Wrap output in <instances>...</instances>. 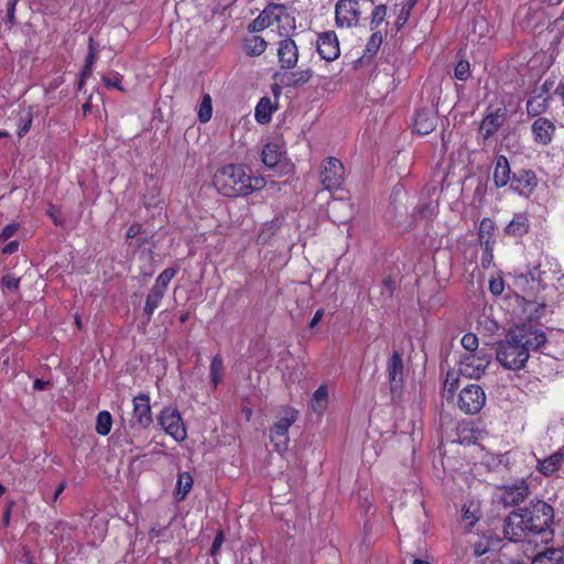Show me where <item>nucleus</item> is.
Returning <instances> with one entry per match:
<instances>
[{"instance_id":"f257e3e1","label":"nucleus","mask_w":564,"mask_h":564,"mask_svg":"<svg viewBox=\"0 0 564 564\" xmlns=\"http://www.w3.org/2000/svg\"><path fill=\"white\" fill-rule=\"evenodd\" d=\"M546 341L544 332L533 328L512 329L498 346L497 360L510 370L521 369L529 359L530 349H539Z\"/></svg>"},{"instance_id":"f03ea898","label":"nucleus","mask_w":564,"mask_h":564,"mask_svg":"<svg viewBox=\"0 0 564 564\" xmlns=\"http://www.w3.org/2000/svg\"><path fill=\"white\" fill-rule=\"evenodd\" d=\"M214 184L220 194L235 197L261 189L265 181L248 175L242 164H227L215 173Z\"/></svg>"},{"instance_id":"7ed1b4c3","label":"nucleus","mask_w":564,"mask_h":564,"mask_svg":"<svg viewBox=\"0 0 564 564\" xmlns=\"http://www.w3.org/2000/svg\"><path fill=\"white\" fill-rule=\"evenodd\" d=\"M528 533L529 534H541L542 541H547L552 536L550 527L553 523L554 512L553 508L542 500L531 502L530 506L519 509Z\"/></svg>"},{"instance_id":"20e7f679","label":"nucleus","mask_w":564,"mask_h":564,"mask_svg":"<svg viewBox=\"0 0 564 564\" xmlns=\"http://www.w3.org/2000/svg\"><path fill=\"white\" fill-rule=\"evenodd\" d=\"M133 410L132 417L129 424V443L134 444L135 438L152 424V412L150 404V397L145 393H140L132 400Z\"/></svg>"},{"instance_id":"39448f33","label":"nucleus","mask_w":564,"mask_h":564,"mask_svg":"<svg viewBox=\"0 0 564 564\" xmlns=\"http://www.w3.org/2000/svg\"><path fill=\"white\" fill-rule=\"evenodd\" d=\"M372 0H338L335 4V24L339 29H351L359 24L365 10Z\"/></svg>"},{"instance_id":"423d86ee","label":"nucleus","mask_w":564,"mask_h":564,"mask_svg":"<svg viewBox=\"0 0 564 564\" xmlns=\"http://www.w3.org/2000/svg\"><path fill=\"white\" fill-rule=\"evenodd\" d=\"M299 412L293 408H285L270 430V440L276 451L281 452L289 444V429L297 420Z\"/></svg>"},{"instance_id":"0eeeda50","label":"nucleus","mask_w":564,"mask_h":564,"mask_svg":"<svg viewBox=\"0 0 564 564\" xmlns=\"http://www.w3.org/2000/svg\"><path fill=\"white\" fill-rule=\"evenodd\" d=\"M345 180L343 163L333 156L325 159L321 165L319 181L327 191L338 189Z\"/></svg>"},{"instance_id":"6e6552de","label":"nucleus","mask_w":564,"mask_h":564,"mask_svg":"<svg viewBox=\"0 0 564 564\" xmlns=\"http://www.w3.org/2000/svg\"><path fill=\"white\" fill-rule=\"evenodd\" d=\"M490 362V356L480 350L479 352H465L459 361V373L466 378H480Z\"/></svg>"},{"instance_id":"1a4fd4ad","label":"nucleus","mask_w":564,"mask_h":564,"mask_svg":"<svg viewBox=\"0 0 564 564\" xmlns=\"http://www.w3.org/2000/svg\"><path fill=\"white\" fill-rule=\"evenodd\" d=\"M159 424L176 442L186 438L187 433L181 413L174 408H164L158 416Z\"/></svg>"},{"instance_id":"9d476101","label":"nucleus","mask_w":564,"mask_h":564,"mask_svg":"<svg viewBox=\"0 0 564 564\" xmlns=\"http://www.w3.org/2000/svg\"><path fill=\"white\" fill-rule=\"evenodd\" d=\"M486 403V394L478 384H467L459 393L458 406L466 414L478 413Z\"/></svg>"},{"instance_id":"9b49d317","label":"nucleus","mask_w":564,"mask_h":564,"mask_svg":"<svg viewBox=\"0 0 564 564\" xmlns=\"http://www.w3.org/2000/svg\"><path fill=\"white\" fill-rule=\"evenodd\" d=\"M276 57L281 70H293L300 59V51L292 37H283L276 42Z\"/></svg>"},{"instance_id":"f8f14e48","label":"nucleus","mask_w":564,"mask_h":564,"mask_svg":"<svg viewBox=\"0 0 564 564\" xmlns=\"http://www.w3.org/2000/svg\"><path fill=\"white\" fill-rule=\"evenodd\" d=\"M561 273L558 264L549 258L541 259L538 265L533 267L528 275L532 282H536L539 285H546L549 281L553 279H560L557 274Z\"/></svg>"},{"instance_id":"ddd939ff","label":"nucleus","mask_w":564,"mask_h":564,"mask_svg":"<svg viewBox=\"0 0 564 564\" xmlns=\"http://www.w3.org/2000/svg\"><path fill=\"white\" fill-rule=\"evenodd\" d=\"M316 45L318 54L325 61H335L340 54L339 41L334 31L321 33Z\"/></svg>"},{"instance_id":"4468645a","label":"nucleus","mask_w":564,"mask_h":564,"mask_svg":"<svg viewBox=\"0 0 564 564\" xmlns=\"http://www.w3.org/2000/svg\"><path fill=\"white\" fill-rule=\"evenodd\" d=\"M503 533L508 540L513 542L520 541L529 534L520 510L513 511L507 517Z\"/></svg>"},{"instance_id":"2eb2a0df","label":"nucleus","mask_w":564,"mask_h":564,"mask_svg":"<svg viewBox=\"0 0 564 564\" xmlns=\"http://www.w3.org/2000/svg\"><path fill=\"white\" fill-rule=\"evenodd\" d=\"M510 187L522 196H530L536 187V177L532 171L521 170L513 174Z\"/></svg>"},{"instance_id":"dca6fc26","label":"nucleus","mask_w":564,"mask_h":564,"mask_svg":"<svg viewBox=\"0 0 564 564\" xmlns=\"http://www.w3.org/2000/svg\"><path fill=\"white\" fill-rule=\"evenodd\" d=\"M388 378L390 382L391 393L398 394L403 384V361L398 352H393L388 361Z\"/></svg>"},{"instance_id":"f3484780","label":"nucleus","mask_w":564,"mask_h":564,"mask_svg":"<svg viewBox=\"0 0 564 564\" xmlns=\"http://www.w3.org/2000/svg\"><path fill=\"white\" fill-rule=\"evenodd\" d=\"M555 132L554 123L544 117H540L532 123V133L534 141L542 145L551 143Z\"/></svg>"},{"instance_id":"a211bd4d","label":"nucleus","mask_w":564,"mask_h":564,"mask_svg":"<svg viewBox=\"0 0 564 564\" xmlns=\"http://www.w3.org/2000/svg\"><path fill=\"white\" fill-rule=\"evenodd\" d=\"M505 111L497 109L495 112L488 113L481 121L479 134L486 140L494 135L503 123Z\"/></svg>"},{"instance_id":"6ab92c4d","label":"nucleus","mask_w":564,"mask_h":564,"mask_svg":"<svg viewBox=\"0 0 564 564\" xmlns=\"http://www.w3.org/2000/svg\"><path fill=\"white\" fill-rule=\"evenodd\" d=\"M280 74L276 73L274 77H279ZM313 76V70L311 68L300 69L296 72H285L280 77V83L286 87H295L299 85L306 84Z\"/></svg>"},{"instance_id":"aec40b11","label":"nucleus","mask_w":564,"mask_h":564,"mask_svg":"<svg viewBox=\"0 0 564 564\" xmlns=\"http://www.w3.org/2000/svg\"><path fill=\"white\" fill-rule=\"evenodd\" d=\"M435 127L436 117L432 112L427 110L417 111L414 120V129L419 134H429L435 129Z\"/></svg>"},{"instance_id":"412c9836","label":"nucleus","mask_w":564,"mask_h":564,"mask_svg":"<svg viewBox=\"0 0 564 564\" xmlns=\"http://www.w3.org/2000/svg\"><path fill=\"white\" fill-rule=\"evenodd\" d=\"M510 165L506 156L499 155L496 160L494 170V182L497 187H503L508 183H511L510 177Z\"/></svg>"},{"instance_id":"4be33fe9","label":"nucleus","mask_w":564,"mask_h":564,"mask_svg":"<svg viewBox=\"0 0 564 564\" xmlns=\"http://www.w3.org/2000/svg\"><path fill=\"white\" fill-rule=\"evenodd\" d=\"M532 564H564V545L560 549H546L538 553Z\"/></svg>"},{"instance_id":"5701e85b","label":"nucleus","mask_w":564,"mask_h":564,"mask_svg":"<svg viewBox=\"0 0 564 564\" xmlns=\"http://www.w3.org/2000/svg\"><path fill=\"white\" fill-rule=\"evenodd\" d=\"M328 405V389L326 384H322L314 391L308 408L312 412L322 415Z\"/></svg>"},{"instance_id":"b1692460","label":"nucleus","mask_w":564,"mask_h":564,"mask_svg":"<svg viewBox=\"0 0 564 564\" xmlns=\"http://www.w3.org/2000/svg\"><path fill=\"white\" fill-rule=\"evenodd\" d=\"M564 464V454L556 452L549 457L539 460L538 470L544 476H551Z\"/></svg>"},{"instance_id":"393cba45","label":"nucleus","mask_w":564,"mask_h":564,"mask_svg":"<svg viewBox=\"0 0 564 564\" xmlns=\"http://www.w3.org/2000/svg\"><path fill=\"white\" fill-rule=\"evenodd\" d=\"M529 230V219L525 214H516L506 227V232L513 237H522Z\"/></svg>"},{"instance_id":"a878e982","label":"nucleus","mask_w":564,"mask_h":564,"mask_svg":"<svg viewBox=\"0 0 564 564\" xmlns=\"http://www.w3.org/2000/svg\"><path fill=\"white\" fill-rule=\"evenodd\" d=\"M279 18L275 22L278 32L283 37H291L290 32L294 31L296 28L295 24V18L292 17L285 9V7L282 6V12H279Z\"/></svg>"},{"instance_id":"bb28decb","label":"nucleus","mask_w":564,"mask_h":564,"mask_svg":"<svg viewBox=\"0 0 564 564\" xmlns=\"http://www.w3.org/2000/svg\"><path fill=\"white\" fill-rule=\"evenodd\" d=\"M463 521L468 529H471L480 518L479 503L474 500L466 501L463 506Z\"/></svg>"},{"instance_id":"cd10ccee","label":"nucleus","mask_w":564,"mask_h":564,"mask_svg":"<svg viewBox=\"0 0 564 564\" xmlns=\"http://www.w3.org/2000/svg\"><path fill=\"white\" fill-rule=\"evenodd\" d=\"M528 495V487L524 485L506 487L502 500L506 505H519Z\"/></svg>"},{"instance_id":"c85d7f7f","label":"nucleus","mask_w":564,"mask_h":564,"mask_svg":"<svg viewBox=\"0 0 564 564\" xmlns=\"http://www.w3.org/2000/svg\"><path fill=\"white\" fill-rule=\"evenodd\" d=\"M267 48V41L259 35H251L243 42V50L249 56H259Z\"/></svg>"},{"instance_id":"c756f323","label":"nucleus","mask_w":564,"mask_h":564,"mask_svg":"<svg viewBox=\"0 0 564 564\" xmlns=\"http://www.w3.org/2000/svg\"><path fill=\"white\" fill-rule=\"evenodd\" d=\"M282 155V149L275 143H269L262 150V161L268 167L276 166Z\"/></svg>"},{"instance_id":"7c9ffc66","label":"nucleus","mask_w":564,"mask_h":564,"mask_svg":"<svg viewBox=\"0 0 564 564\" xmlns=\"http://www.w3.org/2000/svg\"><path fill=\"white\" fill-rule=\"evenodd\" d=\"M165 292L161 291L156 288H151L149 294L147 295L143 311L148 315L149 319L153 315L154 311L160 306L162 299L164 297Z\"/></svg>"},{"instance_id":"2f4dec72","label":"nucleus","mask_w":564,"mask_h":564,"mask_svg":"<svg viewBox=\"0 0 564 564\" xmlns=\"http://www.w3.org/2000/svg\"><path fill=\"white\" fill-rule=\"evenodd\" d=\"M272 112L273 108L271 99L263 97L256 107L254 117L259 123H267L271 120Z\"/></svg>"},{"instance_id":"473e14b6","label":"nucleus","mask_w":564,"mask_h":564,"mask_svg":"<svg viewBox=\"0 0 564 564\" xmlns=\"http://www.w3.org/2000/svg\"><path fill=\"white\" fill-rule=\"evenodd\" d=\"M193 487V478L188 473H181L176 484V499L182 501Z\"/></svg>"},{"instance_id":"72a5a7b5","label":"nucleus","mask_w":564,"mask_h":564,"mask_svg":"<svg viewBox=\"0 0 564 564\" xmlns=\"http://www.w3.org/2000/svg\"><path fill=\"white\" fill-rule=\"evenodd\" d=\"M547 108V99L542 95L531 97L527 101V111L530 116L536 117L544 112Z\"/></svg>"},{"instance_id":"f704fd0d","label":"nucleus","mask_w":564,"mask_h":564,"mask_svg":"<svg viewBox=\"0 0 564 564\" xmlns=\"http://www.w3.org/2000/svg\"><path fill=\"white\" fill-rule=\"evenodd\" d=\"M112 426V417L108 411H100L96 420V432L106 436L110 433Z\"/></svg>"},{"instance_id":"c9c22d12","label":"nucleus","mask_w":564,"mask_h":564,"mask_svg":"<svg viewBox=\"0 0 564 564\" xmlns=\"http://www.w3.org/2000/svg\"><path fill=\"white\" fill-rule=\"evenodd\" d=\"M212 116H213L212 97L208 94H205L202 97L200 104L198 106L197 117L202 123H206L212 119Z\"/></svg>"},{"instance_id":"e433bc0d","label":"nucleus","mask_w":564,"mask_h":564,"mask_svg":"<svg viewBox=\"0 0 564 564\" xmlns=\"http://www.w3.org/2000/svg\"><path fill=\"white\" fill-rule=\"evenodd\" d=\"M210 380L214 386V388H217V386L223 380V357L220 355H216L210 362Z\"/></svg>"},{"instance_id":"4c0bfd02","label":"nucleus","mask_w":564,"mask_h":564,"mask_svg":"<svg viewBox=\"0 0 564 564\" xmlns=\"http://www.w3.org/2000/svg\"><path fill=\"white\" fill-rule=\"evenodd\" d=\"M388 8L386 4L375 6L371 11L370 30L377 31L379 25L386 20Z\"/></svg>"},{"instance_id":"58836bf2","label":"nucleus","mask_w":564,"mask_h":564,"mask_svg":"<svg viewBox=\"0 0 564 564\" xmlns=\"http://www.w3.org/2000/svg\"><path fill=\"white\" fill-rule=\"evenodd\" d=\"M177 273V270L174 269V268H167L165 269L164 271H162L159 276L156 278L155 280V283L153 285V288H156L161 291H164L166 292L167 290V286L170 284V282L172 281V279L176 275Z\"/></svg>"},{"instance_id":"ea45409f","label":"nucleus","mask_w":564,"mask_h":564,"mask_svg":"<svg viewBox=\"0 0 564 564\" xmlns=\"http://www.w3.org/2000/svg\"><path fill=\"white\" fill-rule=\"evenodd\" d=\"M383 41V36L380 31H373L371 36L369 37L366 50H365V56L372 57L377 54L378 50L380 48Z\"/></svg>"},{"instance_id":"a19ab883","label":"nucleus","mask_w":564,"mask_h":564,"mask_svg":"<svg viewBox=\"0 0 564 564\" xmlns=\"http://www.w3.org/2000/svg\"><path fill=\"white\" fill-rule=\"evenodd\" d=\"M278 229L279 221L276 219L265 223L258 235V242H268V240L278 231Z\"/></svg>"},{"instance_id":"79ce46f5","label":"nucleus","mask_w":564,"mask_h":564,"mask_svg":"<svg viewBox=\"0 0 564 564\" xmlns=\"http://www.w3.org/2000/svg\"><path fill=\"white\" fill-rule=\"evenodd\" d=\"M279 12H282V6L270 4L265 7L260 14L265 22H268V26H271L275 24L280 14Z\"/></svg>"},{"instance_id":"37998d69","label":"nucleus","mask_w":564,"mask_h":564,"mask_svg":"<svg viewBox=\"0 0 564 564\" xmlns=\"http://www.w3.org/2000/svg\"><path fill=\"white\" fill-rule=\"evenodd\" d=\"M462 346L465 348L466 352H479L478 350V337L473 333H467L463 336L460 340Z\"/></svg>"},{"instance_id":"c03bdc74","label":"nucleus","mask_w":564,"mask_h":564,"mask_svg":"<svg viewBox=\"0 0 564 564\" xmlns=\"http://www.w3.org/2000/svg\"><path fill=\"white\" fill-rule=\"evenodd\" d=\"M122 76L117 72H110L102 76V82L108 88H116L118 90H123L121 86Z\"/></svg>"},{"instance_id":"a18cd8bd","label":"nucleus","mask_w":564,"mask_h":564,"mask_svg":"<svg viewBox=\"0 0 564 564\" xmlns=\"http://www.w3.org/2000/svg\"><path fill=\"white\" fill-rule=\"evenodd\" d=\"M457 388L458 379L454 376V373L448 372L444 382V395L447 399L453 398Z\"/></svg>"},{"instance_id":"49530a36","label":"nucleus","mask_w":564,"mask_h":564,"mask_svg":"<svg viewBox=\"0 0 564 564\" xmlns=\"http://www.w3.org/2000/svg\"><path fill=\"white\" fill-rule=\"evenodd\" d=\"M31 124H32V115H31V112H26L23 116H21L20 123L18 126V135L20 138L25 135L29 132V130L31 128Z\"/></svg>"},{"instance_id":"de8ad7c7","label":"nucleus","mask_w":564,"mask_h":564,"mask_svg":"<svg viewBox=\"0 0 564 564\" xmlns=\"http://www.w3.org/2000/svg\"><path fill=\"white\" fill-rule=\"evenodd\" d=\"M455 77L459 80H465L469 76V63L467 61H459L455 66Z\"/></svg>"},{"instance_id":"09e8293b","label":"nucleus","mask_w":564,"mask_h":564,"mask_svg":"<svg viewBox=\"0 0 564 564\" xmlns=\"http://www.w3.org/2000/svg\"><path fill=\"white\" fill-rule=\"evenodd\" d=\"M20 280L11 274H6L2 276V284L4 288L11 292H14L19 289Z\"/></svg>"},{"instance_id":"8fccbe9b","label":"nucleus","mask_w":564,"mask_h":564,"mask_svg":"<svg viewBox=\"0 0 564 564\" xmlns=\"http://www.w3.org/2000/svg\"><path fill=\"white\" fill-rule=\"evenodd\" d=\"M489 290L494 295H500L505 290V283L501 278H492L489 281Z\"/></svg>"},{"instance_id":"3c124183","label":"nucleus","mask_w":564,"mask_h":564,"mask_svg":"<svg viewBox=\"0 0 564 564\" xmlns=\"http://www.w3.org/2000/svg\"><path fill=\"white\" fill-rule=\"evenodd\" d=\"M224 533L223 531H218L215 539H214V542L212 544V547H210V555L212 556H216L218 553H219V550L221 549V545L224 543Z\"/></svg>"},{"instance_id":"603ef678","label":"nucleus","mask_w":564,"mask_h":564,"mask_svg":"<svg viewBox=\"0 0 564 564\" xmlns=\"http://www.w3.org/2000/svg\"><path fill=\"white\" fill-rule=\"evenodd\" d=\"M165 532H166V528L158 524V525H154L151 528V530L149 531V538L152 541L156 540V542H160L161 538H163L165 535Z\"/></svg>"},{"instance_id":"864d4df0","label":"nucleus","mask_w":564,"mask_h":564,"mask_svg":"<svg viewBox=\"0 0 564 564\" xmlns=\"http://www.w3.org/2000/svg\"><path fill=\"white\" fill-rule=\"evenodd\" d=\"M18 228H19V226L15 224H10V225L6 226L0 234V241H6V240L10 239L11 237H13L15 235V232L18 231Z\"/></svg>"},{"instance_id":"5fc2aeb1","label":"nucleus","mask_w":564,"mask_h":564,"mask_svg":"<svg viewBox=\"0 0 564 564\" xmlns=\"http://www.w3.org/2000/svg\"><path fill=\"white\" fill-rule=\"evenodd\" d=\"M267 28H269L268 22H265V20L261 17V14H259L258 18L254 19L252 21V23L250 24V29L252 32H259Z\"/></svg>"},{"instance_id":"6e6d98bb","label":"nucleus","mask_w":564,"mask_h":564,"mask_svg":"<svg viewBox=\"0 0 564 564\" xmlns=\"http://www.w3.org/2000/svg\"><path fill=\"white\" fill-rule=\"evenodd\" d=\"M18 0H8L7 2V21L12 25L14 23V12Z\"/></svg>"},{"instance_id":"4d7b16f0","label":"nucleus","mask_w":564,"mask_h":564,"mask_svg":"<svg viewBox=\"0 0 564 564\" xmlns=\"http://www.w3.org/2000/svg\"><path fill=\"white\" fill-rule=\"evenodd\" d=\"M141 231V225L132 224L127 230V238L132 239L137 237Z\"/></svg>"},{"instance_id":"13d9d810","label":"nucleus","mask_w":564,"mask_h":564,"mask_svg":"<svg viewBox=\"0 0 564 564\" xmlns=\"http://www.w3.org/2000/svg\"><path fill=\"white\" fill-rule=\"evenodd\" d=\"M91 73H93V66L85 64V65H84V68H83V70H82V79H80V82H79V84H78V88H79V89H82V87H83V85H84V80H85L87 77H89V76L91 75Z\"/></svg>"},{"instance_id":"bf43d9fd","label":"nucleus","mask_w":564,"mask_h":564,"mask_svg":"<svg viewBox=\"0 0 564 564\" xmlns=\"http://www.w3.org/2000/svg\"><path fill=\"white\" fill-rule=\"evenodd\" d=\"M19 249V242L18 241H11L9 242L2 250L3 253L6 254H12L14 253L15 251H18Z\"/></svg>"},{"instance_id":"052dcab7","label":"nucleus","mask_w":564,"mask_h":564,"mask_svg":"<svg viewBox=\"0 0 564 564\" xmlns=\"http://www.w3.org/2000/svg\"><path fill=\"white\" fill-rule=\"evenodd\" d=\"M323 315H324V311L323 310L316 311L314 316H313V318L310 322V327L314 328L321 322Z\"/></svg>"},{"instance_id":"680f3d73","label":"nucleus","mask_w":564,"mask_h":564,"mask_svg":"<svg viewBox=\"0 0 564 564\" xmlns=\"http://www.w3.org/2000/svg\"><path fill=\"white\" fill-rule=\"evenodd\" d=\"M57 208L55 206H50L47 209V215L52 218L55 225H61L62 223L57 218Z\"/></svg>"},{"instance_id":"e2e57ef3","label":"nucleus","mask_w":564,"mask_h":564,"mask_svg":"<svg viewBox=\"0 0 564 564\" xmlns=\"http://www.w3.org/2000/svg\"><path fill=\"white\" fill-rule=\"evenodd\" d=\"M65 488H66V482L65 481L61 482L56 487V489L54 491V495H53V501H56L58 499V497L62 495V492L65 490Z\"/></svg>"},{"instance_id":"0e129e2a","label":"nucleus","mask_w":564,"mask_h":564,"mask_svg":"<svg viewBox=\"0 0 564 564\" xmlns=\"http://www.w3.org/2000/svg\"><path fill=\"white\" fill-rule=\"evenodd\" d=\"M47 384H48L47 381H44L42 379H35L33 382V389L34 390H44Z\"/></svg>"},{"instance_id":"69168bd1","label":"nucleus","mask_w":564,"mask_h":564,"mask_svg":"<svg viewBox=\"0 0 564 564\" xmlns=\"http://www.w3.org/2000/svg\"><path fill=\"white\" fill-rule=\"evenodd\" d=\"M555 94L562 99L564 104V80L560 82L555 88Z\"/></svg>"},{"instance_id":"338daca9","label":"nucleus","mask_w":564,"mask_h":564,"mask_svg":"<svg viewBox=\"0 0 564 564\" xmlns=\"http://www.w3.org/2000/svg\"><path fill=\"white\" fill-rule=\"evenodd\" d=\"M88 53H89V54H95V55H97V53H98V46H97V44L94 42L93 37H89V43H88Z\"/></svg>"},{"instance_id":"774afa93","label":"nucleus","mask_w":564,"mask_h":564,"mask_svg":"<svg viewBox=\"0 0 564 564\" xmlns=\"http://www.w3.org/2000/svg\"><path fill=\"white\" fill-rule=\"evenodd\" d=\"M96 57H97V55H95V54H89V53H88V55H87V57H86V62H85V64L90 65V66H94V63H95V61H96Z\"/></svg>"}]
</instances>
